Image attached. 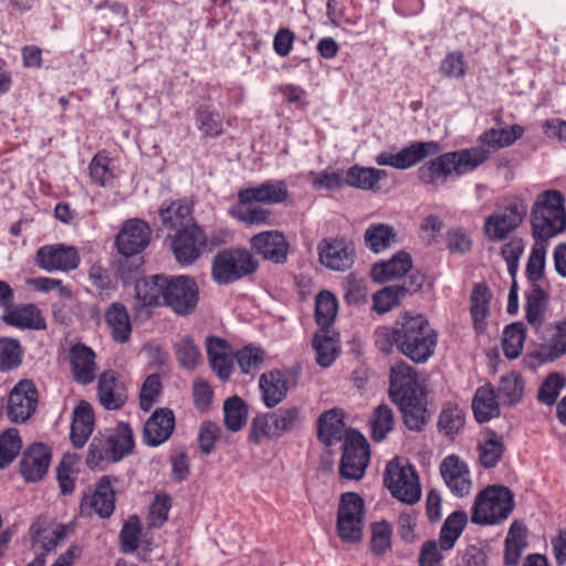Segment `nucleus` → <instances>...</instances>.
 Instances as JSON below:
<instances>
[{
  "instance_id": "obj_1",
  "label": "nucleus",
  "mask_w": 566,
  "mask_h": 566,
  "mask_svg": "<svg viewBox=\"0 0 566 566\" xmlns=\"http://www.w3.org/2000/svg\"><path fill=\"white\" fill-rule=\"evenodd\" d=\"M490 157L483 147L450 151L426 161L417 170L418 179L434 187L442 186L451 175L462 176L474 170Z\"/></svg>"
},
{
  "instance_id": "obj_2",
  "label": "nucleus",
  "mask_w": 566,
  "mask_h": 566,
  "mask_svg": "<svg viewBox=\"0 0 566 566\" xmlns=\"http://www.w3.org/2000/svg\"><path fill=\"white\" fill-rule=\"evenodd\" d=\"M563 195L557 190L541 192L531 209L532 233L535 241H548L566 229Z\"/></svg>"
},
{
  "instance_id": "obj_3",
  "label": "nucleus",
  "mask_w": 566,
  "mask_h": 566,
  "mask_svg": "<svg viewBox=\"0 0 566 566\" xmlns=\"http://www.w3.org/2000/svg\"><path fill=\"white\" fill-rule=\"evenodd\" d=\"M399 352L413 363H426L434 353L438 335L422 315L400 317Z\"/></svg>"
},
{
  "instance_id": "obj_4",
  "label": "nucleus",
  "mask_w": 566,
  "mask_h": 566,
  "mask_svg": "<svg viewBox=\"0 0 566 566\" xmlns=\"http://www.w3.org/2000/svg\"><path fill=\"white\" fill-rule=\"evenodd\" d=\"M133 430L126 422H119L109 434L95 436L88 447L86 464L90 469L103 470V463H116L133 452Z\"/></svg>"
},
{
  "instance_id": "obj_5",
  "label": "nucleus",
  "mask_w": 566,
  "mask_h": 566,
  "mask_svg": "<svg viewBox=\"0 0 566 566\" xmlns=\"http://www.w3.org/2000/svg\"><path fill=\"white\" fill-rule=\"evenodd\" d=\"M515 506L513 492L504 485H489L476 496L471 522L494 525L506 521Z\"/></svg>"
},
{
  "instance_id": "obj_6",
  "label": "nucleus",
  "mask_w": 566,
  "mask_h": 566,
  "mask_svg": "<svg viewBox=\"0 0 566 566\" xmlns=\"http://www.w3.org/2000/svg\"><path fill=\"white\" fill-rule=\"evenodd\" d=\"M259 262L245 249H224L219 251L212 261L211 274L218 284H231L254 273Z\"/></svg>"
},
{
  "instance_id": "obj_7",
  "label": "nucleus",
  "mask_w": 566,
  "mask_h": 566,
  "mask_svg": "<svg viewBox=\"0 0 566 566\" xmlns=\"http://www.w3.org/2000/svg\"><path fill=\"white\" fill-rule=\"evenodd\" d=\"M304 418L303 409L297 406L256 416L252 421L250 440L259 443L261 437L280 438L285 432L300 429Z\"/></svg>"
},
{
  "instance_id": "obj_8",
  "label": "nucleus",
  "mask_w": 566,
  "mask_h": 566,
  "mask_svg": "<svg viewBox=\"0 0 566 566\" xmlns=\"http://www.w3.org/2000/svg\"><path fill=\"white\" fill-rule=\"evenodd\" d=\"M527 203L518 197H511L496 207L483 224L485 235L491 241H503L523 222L527 213Z\"/></svg>"
},
{
  "instance_id": "obj_9",
  "label": "nucleus",
  "mask_w": 566,
  "mask_h": 566,
  "mask_svg": "<svg viewBox=\"0 0 566 566\" xmlns=\"http://www.w3.org/2000/svg\"><path fill=\"white\" fill-rule=\"evenodd\" d=\"M384 484L398 501L412 505L421 497L419 476L408 462L396 458L388 462Z\"/></svg>"
},
{
  "instance_id": "obj_10",
  "label": "nucleus",
  "mask_w": 566,
  "mask_h": 566,
  "mask_svg": "<svg viewBox=\"0 0 566 566\" xmlns=\"http://www.w3.org/2000/svg\"><path fill=\"white\" fill-rule=\"evenodd\" d=\"M370 450L367 439L357 430L349 429L343 443L339 474L343 479L358 481L369 464Z\"/></svg>"
},
{
  "instance_id": "obj_11",
  "label": "nucleus",
  "mask_w": 566,
  "mask_h": 566,
  "mask_svg": "<svg viewBox=\"0 0 566 566\" xmlns=\"http://www.w3.org/2000/svg\"><path fill=\"white\" fill-rule=\"evenodd\" d=\"M163 305L175 314L187 316L195 312L199 302V287L188 275H167Z\"/></svg>"
},
{
  "instance_id": "obj_12",
  "label": "nucleus",
  "mask_w": 566,
  "mask_h": 566,
  "mask_svg": "<svg viewBox=\"0 0 566 566\" xmlns=\"http://www.w3.org/2000/svg\"><path fill=\"white\" fill-rule=\"evenodd\" d=\"M38 390L32 380H20L10 391L7 399H0V409L6 408L9 420L23 423L35 412Z\"/></svg>"
},
{
  "instance_id": "obj_13",
  "label": "nucleus",
  "mask_w": 566,
  "mask_h": 566,
  "mask_svg": "<svg viewBox=\"0 0 566 566\" xmlns=\"http://www.w3.org/2000/svg\"><path fill=\"white\" fill-rule=\"evenodd\" d=\"M301 376V367L293 366L289 369H274L261 375L259 386L262 399L268 408H274L282 402L289 390L295 388Z\"/></svg>"
},
{
  "instance_id": "obj_14",
  "label": "nucleus",
  "mask_w": 566,
  "mask_h": 566,
  "mask_svg": "<svg viewBox=\"0 0 566 566\" xmlns=\"http://www.w3.org/2000/svg\"><path fill=\"white\" fill-rule=\"evenodd\" d=\"M424 395L413 367L399 361L390 368L389 396L394 403L399 405Z\"/></svg>"
},
{
  "instance_id": "obj_15",
  "label": "nucleus",
  "mask_w": 566,
  "mask_h": 566,
  "mask_svg": "<svg viewBox=\"0 0 566 566\" xmlns=\"http://www.w3.org/2000/svg\"><path fill=\"white\" fill-rule=\"evenodd\" d=\"M167 275L157 274L139 279L135 283V304L133 311L136 318L146 319L150 316V307L163 304Z\"/></svg>"
},
{
  "instance_id": "obj_16",
  "label": "nucleus",
  "mask_w": 566,
  "mask_h": 566,
  "mask_svg": "<svg viewBox=\"0 0 566 566\" xmlns=\"http://www.w3.org/2000/svg\"><path fill=\"white\" fill-rule=\"evenodd\" d=\"M440 150L441 147L437 142H415L397 154L380 153L376 157V163L380 166L403 170L417 165L428 156L438 155Z\"/></svg>"
},
{
  "instance_id": "obj_17",
  "label": "nucleus",
  "mask_w": 566,
  "mask_h": 566,
  "mask_svg": "<svg viewBox=\"0 0 566 566\" xmlns=\"http://www.w3.org/2000/svg\"><path fill=\"white\" fill-rule=\"evenodd\" d=\"M207 245V237L197 224L179 229L175 234L171 248L176 260L182 264H192Z\"/></svg>"
},
{
  "instance_id": "obj_18",
  "label": "nucleus",
  "mask_w": 566,
  "mask_h": 566,
  "mask_svg": "<svg viewBox=\"0 0 566 566\" xmlns=\"http://www.w3.org/2000/svg\"><path fill=\"white\" fill-rule=\"evenodd\" d=\"M151 232L148 224L142 220L124 222L116 235L115 244L118 252L125 256L139 254L150 242Z\"/></svg>"
},
{
  "instance_id": "obj_19",
  "label": "nucleus",
  "mask_w": 566,
  "mask_h": 566,
  "mask_svg": "<svg viewBox=\"0 0 566 566\" xmlns=\"http://www.w3.org/2000/svg\"><path fill=\"white\" fill-rule=\"evenodd\" d=\"M36 264L48 272H67L78 266L80 255L74 247L64 244L44 245L36 252Z\"/></svg>"
},
{
  "instance_id": "obj_20",
  "label": "nucleus",
  "mask_w": 566,
  "mask_h": 566,
  "mask_svg": "<svg viewBox=\"0 0 566 566\" xmlns=\"http://www.w3.org/2000/svg\"><path fill=\"white\" fill-rule=\"evenodd\" d=\"M115 480L111 475L102 476L92 495H84L81 501L82 514L90 515L93 510L101 518L109 517L115 509V492L112 488V481Z\"/></svg>"
},
{
  "instance_id": "obj_21",
  "label": "nucleus",
  "mask_w": 566,
  "mask_h": 566,
  "mask_svg": "<svg viewBox=\"0 0 566 566\" xmlns=\"http://www.w3.org/2000/svg\"><path fill=\"white\" fill-rule=\"evenodd\" d=\"M51 449L44 443L31 444L22 454L20 473L28 483L41 481L48 473Z\"/></svg>"
},
{
  "instance_id": "obj_22",
  "label": "nucleus",
  "mask_w": 566,
  "mask_h": 566,
  "mask_svg": "<svg viewBox=\"0 0 566 566\" xmlns=\"http://www.w3.org/2000/svg\"><path fill=\"white\" fill-rule=\"evenodd\" d=\"M441 476L451 491L458 497L468 495L472 488L468 465L455 454L446 457L440 464Z\"/></svg>"
},
{
  "instance_id": "obj_23",
  "label": "nucleus",
  "mask_w": 566,
  "mask_h": 566,
  "mask_svg": "<svg viewBox=\"0 0 566 566\" xmlns=\"http://www.w3.org/2000/svg\"><path fill=\"white\" fill-rule=\"evenodd\" d=\"M94 350L83 343H75L69 352L71 373L80 385H90L96 378L97 365Z\"/></svg>"
},
{
  "instance_id": "obj_24",
  "label": "nucleus",
  "mask_w": 566,
  "mask_h": 566,
  "mask_svg": "<svg viewBox=\"0 0 566 566\" xmlns=\"http://www.w3.org/2000/svg\"><path fill=\"white\" fill-rule=\"evenodd\" d=\"M175 429V415L169 408H158L144 424L143 439L147 446L157 447L167 441Z\"/></svg>"
},
{
  "instance_id": "obj_25",
  "label": "nucleus",
  "mask_w": 566,
  "mask_h": 566,
  "mask_svg": "<svg viewBox=\"0 0 566 566\" xmlns=\"http://www.w3.org/2000/svg\"><path fill=\"white\" fill-rule=\"evenodd\" d=\"M252 250L265 260L284 263L287 256L289 243L279 231H264L250 240Z\"/></svg>"
},
{
  "instance_id": "obj_26",
  "label": "nucleus",
  "mask_w": 566,
  "mask_h": 566,
  "mask_svg": "<svg viewBox=\"0 0 566 566\" xmlns=\"http://www.w3.org/2000/svg\"><path fill=\"white\" fill-rule=\"evenodd\" d=\"M97 394L101 405L107 410L120 409L127 401V392L115 371H103L98 377Z\"/></svg>"
},
{
  "instance_id": "obj_27",
  "label": "nucleus",
  "mask_w": 566,
  "mask_h": 566,
  "mask_svg": "<svg viewBox=\"0 0 566 566\" xmlns=\"http://www.w3.org/2000/svg\"><path fill=\"white\" fill-rule=\"evenodd\" d=\"M287 197V188L283 181L266 180L260 186L245 188L239 191L238 199L242 205L262 202L275 205L283 202Z\"/></svg>"
},
{
  "instance_id": "obj_28",
  "label": "nucleus",
  "mask_w": 566,
  "mask_h": 566,
  "mask_svg": "<svg viewBox=\"0 0 566 566\" xmlns=\"http://www.w3.org/2000/svg\"><path fill=\"white\" fill-rule=\"evenodd\" d=\"M207 355L212 370L222 379L228 380L233 370L230 344L217 336L206 339Z\"/></svg>"
},
{
  "instance_id": "obj_29",
  "label": "nucleus",
  "mask_w": 566,
  "mask_h": 566,
  "mask_svg": "<svg viewBox=\"0 0 566 566\" xmlns=\"http://www.w3.org/2000/svg\"><path fill=\"white\" fill-rule=\"evenodd\" d=\"M319 261L326 268L334 271H345L354 262L353 252L348 250L343 240H324L318 247Z\"/></svg>"
},
{
  "instance_id": "obj_30",
  "label": "nucleus",
  "mask_w": 566,
  "mask_h": 566,
  "mask_svg": "<svg viewBox=\"0 0 566 566\" xmlns=\"http://www.w3.org/2000/svg\"><path fill=\"white\" fill-rule=\"evenodd\" d=\"M412 268V259L408 252L399 251L388 261L376 263L370 270L375 282L385 283L403 276Z\"/></svg>"
},
{
  "instance_id": "obj_31",
  "label": "nucleus",
  "mask_w": 566,
  "mask_h": 566,
  "mask_svg": "<svg viewBox=\"0 0 566 566\" xmlns=\"http://www.w3.org/2000/svg\"><path fill=\"white\" fill-rule=\"evenodd\" d=\"M343 412L338 409H331L323 412L317 421V437L324 444L331 447L334 443L345 440L346 432Z\"/></svg>"
},
{
  "instance_id": "obj_32",
  "label": "nucleus",
  "mask_w": 566,
  "mask_h": 566,
  "mask_svg": "<svg viewBox=\"0 0 566 566\" xmlns=\"http://www.w3.org/2000/svg\"><path fill=\"white\" fill-rule=\"evenodd\" d=\"M94 430V411L86 401H81L73 412L71 441L77 449L82 448Z\"/></svg>"
},
{
  "instance_id": "obj_33",
  "label": "nucleus",
  "mask_w": 566,
  "mask_h": 566,
  "mask_svg": "<svg viewBox=\"0 0 566 566\" xmlns=\"http://www.w3.org/2000/svg\"><path fill=\"white\" fill-rule=\"evenodd\" d=\"M1 319L7 325L21 329L45 328L44 318L38 307L33 304H27L21 307L11 306L4 311Z\"/></svg>"
},
{
  "instance_id": "obj_34",
  "label": "nucleus",
  "mask_w": 566,
  "mask_h": 566,
  "mask_svg": "<svg viewBox=\"0 0 566 566\" xmlns=\"http://www.w3.org/2000/svg\"><path fill=\"white\" fill-rule=\"evenodd\" d=\"M159 218L164 227L168 229H184L195 224L191 216V206L187 200H176L169 205L163 203L159 209Z\"/></svg>"
},
{
  "instance_id": "obj_35",
  "label": "nucleus",
  "mask_w": 566,
  "mask_h": 566,
  "mask_svg": "<svg viewBox=\"0 0 566 566\" xmlns=\"http://www.w3.org/2000/svg\"><path fill=\"white\" fill-rule=\"evenodd\" d=\"M499 398L492 386L480 387L472 400V409L475 420L480 423L488 422L500 416Z\"/></svg>"
},
{
  "instance_id": "obj_36",
  "label": "nucleus",
  "mask_w": 566,
  "mask_h": 566,
  "mask_svg": "<svg viewBox=\"0 0 566 566\" xmlns=\"http://www.w3.org/2000/svg\"><path fill=\"white\" fill-rule=\"evenodd\" d=\"M397 406L402 413L406 427L412 431H422L430 418L427 409L426 395L407 400Z\"/></svg>"
},
{
  "instance_id": "obj_37",
  "label": "nucleus",
  "mask_w": 566,
  "mask_h": 566,
  "mask_svg": "<svg viewBox=\"0 0 566 566\" xmlns=\"http://www.w3.org/2000/svg\"><path fill=\"white\" fill-rule=\"evenodd\" d=\"M105 321L112 331V336L117 343H125L132 334V325L125 305L113 303L105 313Z\"/></svg>"
},
{
  "instance_id": "obj_38",
  "label": "nucleus",
  "mask_w": 566,
  "mask_h": 566,
  "mask_svg": "<svg viewBox=\"0 0 566 566\" xmlns=\"http://www.w3.org/2000/svg\"><path fill=\"white\" fill-rule=\"evenodd\" d=\"M525 311L528 324L537 327L544 319V312L548 302V293L539 285V283H531L530 289L525 292Z\"/></svg>"
},
{
  "instance_id": "obj_39",
  "label": "nucleus",
  "mask_w": 566,
  "mask_h": 566,
  "mask_svg": "<svg viewBox=\"0 0 566 566\" xmlns=\"http://www.w3.org/2000/svg\"><path fill=\"white\" fill-rule=\"evenodd\" d=\"M397 233L392 226L371 223L364 233L365 245L374 253L389 249L396 242Z\"/></svg>"
},
{
  "instance_id": "obj_40",
  "label": "nucleus",
  "mask_w": 566,
  "mask_h": 566,
  "mask_svg": "<svg viewBox=\"0 0 566 566\" xmlns=\"http://www.w3.org/2000/svg\"><path fill=\"white\" fill-rule=\"evenodd\" d=\"M491 297V291L485 284L474 285L470 296V312L474 329L478 332H484L485 318L489 315Z\"/></svg>"
},
{
  "instance_id": "obj_41",
  "label": "nucleus",
  "mask_w": 566,
  "mask_h": 566,
  "mask_svg": "<svg viewBox=\"0 0 566 566\" xmlns=\"http://www.w3.org/2000/svg\"><path fill=\"white\" fill-rule=\"evenodd\" d=\"M524 134L521 125H512L509 128H490L480 135L479 142L489 148L500 149L514 144Z\"/></svg>"
},
{
  "instance_id": "obj_42",
  "label": "nucleus",
  "mask_w": 566,
  "mask_h": 566,
  "mask_svg": "<svg viewBox=\"0 0 566 566\" xmlns=\"http://www.w3.org/2000/svg\"><path fill=\"white\" fill-rule=\"evenodd\" d=\"M524 380L521 374L511 371L502 375L497 387V398L506 406H514L518 403L524 395Z\"/></svg>"
},
{
  "instance_id": "obj_43",
  "label": "nucleus",
  "mask_w": 566,
  "mask_h": 566,
  "mask_svg": "<svg viewBox=\"0 0 566 566\" xmlns=\"http://www.w3.org/2000/svg\"><path fill=\"white\" fill-rule=\"evenodd\" d=\"M386 171L376 168H366L360 166L350 167L345 175L346 186L364 190H374Z\"/></svg>"
},
{
  "instance_id": "obj_44",
  "label": "nucleus",
  "mask_w": 566,
  "mask_h": 566,
  "mask_svg": "<svg viewBox=\"0 0 566 566\" xmlns=\"http://www.w3.org/2000/svg\"><path fill=\"white\" fill-rule=\"evenodd\" d=\"M468 523V514L462 511H454L444 521L440 531V546L442 549H451L462 534Z\"/></svg>"
},
{
  "instance_id": "obj_45",
  "label": "nucleus",
  "mask_w": 566,
  "mask_h": 566,
  "mask_svg": "<svg viewBox=\"0 0 566 566\" xmlns=\"http://www.w3.org/2000/svg\"><path fill=\"white\" fill-rule=\"evenodd\" d=\"M316 353V363L323 367H329L338 355L337 340L328 335V329L317 332L312 342Z\"/></svg>"
},
{
  "instance_id": "obj_46",
  "label": "nucleus",
  "mask_w": 566,
  "mask_h": 566,
  "mask_svg": "<svg viewBox=\"0 0 566 566\" xmlns=\"http://www.w3.org/2000/svg\"><path fill=\"white\" fill-rule=\"evenodd\" d=\"M338 302L335 295L328 291L317 294L315 302V319L321 331L328 329L337 315Z\"/></svg>"
},
{
  "instance_id": "obj_47",
  "label": "nucleus",
  "mask_w": 566,
  "mask_h": 566,
  "mask_svg": "<svg viewBox=\"0 0 566 566\" xmlns=\"http://www.w3.org/2000/svg\"><path fill=\"white\" fill-rule=\"evenodd\" d=\"M479 461L485 469H492L497 465L504 452L502 439L494 431L486 434V438L479 442Z\"/></svg>"
},
{
  "instance_id": "obj_48",
  "label": "nucleus",
  "mask_w": 566,
  "mask_h": 566,
  "mask_svg": "<svg viewBox=\"0 0 566 566\" xmlns=\"http://www.w3.org/2000/svg\"><path fill=\"white\" fill-rule=\"evenodd\" d=\"M223 416L226 427L237 432L247 423L248 406L239 396H232L223 403Z\"/></svg>"
},
{
  "instance_id": "obj_49",
  "label": "nucleus",
  "mask_w": 566,
  "mask_h": 566,
  "mask_svg": "<svg viewBox=\"0 0 566 566\" xmlns=\"http://www.w3.org/2000/svg\"><path fill=\"white\" fill-rule=\"evenodd\" d=\"M395 423L392 409L388 405H379L369 419L371 438L374 441H382L392 430Z\"/></svg>"
},
{
  "instance_id": "obj_50",
  "label": "nucleus",
  "mask_w": 566,
  "mask_h": 566,
  "mask_svg": "<svg viewBox=\"0 0 566 566\" xmlns=\"http://www.w3.org/2000/svg\"><path fill=\"white\" fill-rule=\"evenodd\" d=\"M23 348L20 342L11 337L0 338V371L17 369L22 364Z\"/></svg>"
},
{
  "instance_id": "obj_51",
  "label": "nucleus",
  "mask_w": 566,
  "mask_h": 566,
  "mask_svg": "<svg viewBox=\"0 0 566 566\" xmlns=\"http://www.w3.org/2000/svg\"><path fill=\"white\" fill-rule=\"evenodd\" d=\"M525 342V326L523 323H512L503 332L502 349L509 359L517 358Z\"/></svg>"
},
{
  "instance_id": "obj_52",
  "label": "nucleus",
  "mask_w": 566,
  "mask_h": 566,
  "mask_svg": "<svg viewBox=\"0 0 566 566\" xmlns=\"http://www.w3.org/2000/svg\"><path fill=\"white\" fill-rule=\"evenodd\" d=\"M364 518L337 511L336 527L339 537L346 543H358L363 538Z\"/></svg>"
},
{
  "instance_id": "obj_53",
  "label": "nucleus",
  "mask_w": 566,
  "mask_h": 566,
  "mask_svg": "<svg viewBox=\"0 0 566 566\" xmlns=\"http://www.w3.org/2000/svg\"><path fill=\"white\" fill-rule=\"evenodd\" d=\"M142 523L137 515H130L119 532L120 551L124 554L134 553L140 543Z\"/></svg>"
},
{
  "instance_id": "obj_54",
  "label": "nucleus",
  "mask_w": 566,
  "mask_h": 566,
  "mask_svg": "<svg viewBox=\"0 0 566 566\" xmlns=\"http://www.w3.org/2000/svg\"><path fill=\"white\" fill-rule=\"evenodd\" d=\"M22 448L19 431L10 428L0 434V469L7 468L14 461Z\"/></svg>"
},
{
  "instance_id": "obj_55",
  "label": "nucleus",
  "mask_w": 566,
  "mask_h": 566,
  "mask_svg": "<svg viewBox=\"0 0 566 566\" xmlns=\"http://www.w3.org/2000/svg\"><path fill=\"white\" fill-rule=\"evenodd\" d=\"M370 549L375 555H382L391 547L392 526L386 521L374 522L370 525Z\"/></svg>"
},
{
  "instance_id": "obj_56",
  "label": "nucleus",
  "mask_w": 566,
  "mask_h": 566,
  "mask_svg": "<svg viewBox=\"0 0 566 566\" xmlns=\"http://www.w3.org/2000/svg\"><path fill=\"white\" fill-rule=\"evenodd\" d=\"M464 426V412L457 405H449L442 409L438 428L448 437H453Z\"/></svg>"
},
{
  "instance_id": "obj_57",
  "label": "nucleus",
  "mask_w": 566,
  "mask_h": 566,
  "mask_svg": "<svg viewBox=\"0 0 566 566\" xmlns=\"http://www.w3.org/2000/svg\"><path fill=\"white\" fill-rule=\"evenodd\" d=\"M546 242L535 241L527 264L526 277L530 283H538L544 275L545 258H546Z\"/></svg>"
},
{
  "instance_id": "obj_58",
  "label": "nucleus",
  "mask_w": 566,
  "mask_h": 566,
  "mask_svg": "<svg viewBox=\"0 0 566 566\" xmlns=\"http://www.w3.org/2000/svg\"><path fill=\"white\" fill-rule=\"evenodd\" d=\"M344 300L348 305L360 306L368 301L366 281L358 279L354 273L347 275L344 283Z\"/></svg>"
},
{
  "instance_id": "obj_59",
  "label": "nucleus",
  "mask_w": 566,
  "mask_h": 566,
  "mask_svg": "<svg viewBox=\"0 0 566 566\" xmlns=\"http://www.w3.org/2000/svg\"><path fill=\"white\" fill-rule=\"evenodd\" d=\"M403 289H398L396 285H390L381 289L373 294V310L378 314H385L392 307L399 305L402 296Z\"/></svg>"
},
{
  "instance_id": "obj_60",
  "label": "nucleus",
  "mask_w": 566,
  "mask_h": 566,
  "mask_svg": "<svg viewBox=\"0 0 566 566\" xmlns=\"http://www.w3.org/2000/svg\"><path fill=\"white\" fill-rule=\"evenodd\" d=\"M565 386V378L558 373H552L549 374L541 385L538 392H537V399L542 403H545L547 406H553L562 389Z\"/></svg>"
},
{
  "instance_id": "obj_61",
  "label": "nucleus",
  "mask_w": 566,
  "mask_h": 566,
  "mask_svg": "<svg viewBox=\"0 0 566 566\" xmlns=\"http://www.w3.org/2000/svg\"><path fill=\"white\" fill-rule=\"evenodd\" d=\"M176 355L179 364L186 369H195L201 361V353L190 337H184L176 345Z\"/></svg>"
},
{
  "instance_id": "obj_62",
  "label": "nucleus",
  "mask_w": 566,
  "mask_h": 566,
  "mask_svg": "<svg viewBox=\"0 0 566 566\" xmlns=\"http://www.w3.org/2000/svg\"><path fill=\"white\" fill-rule=\"evenodd\" d=\"M161 390L160 377L158 374L149 375L142 387L139 394V406L144 411L150 410L155 401L157 400Z\"/></svg>"
},
{
  "instance_id": "obj_63",
  "label": "nucleus",
  "mask_w": 566,
  "mask_h": 566,
  "mask_svg": "<svg viewBox=\"0 0 566 566\" xmlns=\"http://www.w3.org/2000/svg\"><path fill=\"white\" fill-rule=\"evenodd\" d=\"M198 128L209 137L219 136L222 133V119L216 112L199 108L197 113Z\"/></svg>"
},
{
  "instance_id": "obj_64",
  "label": "nucleus",
  "mask_w": 566,
  "mask_h": 566,
  "mask_svg": "<svg viewBox=\"0 0 566 566\" xmlns=\"http://www.w3.org/2000/svg\"><path fill=\"white\" fill-rule=\"evenodd\" d=\"M90 177L92 181L101 187L109 186L114 179L113 172L108 168V158L96 155L90 164Z\"/></svg>"
}]
</instances>
